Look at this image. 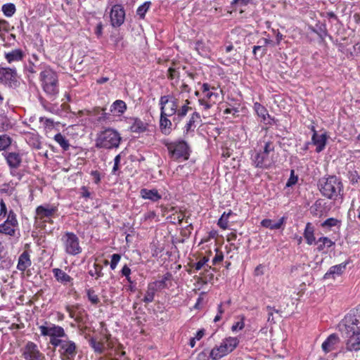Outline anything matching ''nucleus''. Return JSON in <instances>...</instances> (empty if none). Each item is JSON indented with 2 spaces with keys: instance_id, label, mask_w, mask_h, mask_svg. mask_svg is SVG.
I'll use <instances>...</instances> for the list:
<instances>
[{
  "instance_id": "f257e3e1",
  "label": "nucleus",
  "mask_w": 360,
  "mask_h": 360,
  "mask_svg": "<svg viewBox=\"0 0 360 360\" xmlns=\"http://www.w3.org/2000/svg\"><path fill=\"white\" fill-rule=\"evenodd\" d=\"M274 150L275 144L273 141L264 142L262 148L250 150L251 164L258 169H268L271 168L276 162L274 158Z\"/></svg>"
},
{
  "instance_id": "f03ea898",
  "label": "nucleus",
  "mask_w": 360,
  "mask_h": 360,
  "mask_svg": "<svg viewBox=\"0 0 360 360\" xmlns=\"http://www.w3.org/2000/svg\"><path fill=\"white\" fill-rule=\"evenodd\" d=\"M39 74V80L43 91L51 100H54L59 93L58 77L50 66L44 65Z\"/></svg>"
},
{
  "instance_id": "7ed1b4c3",
  "label": "nucleus",
  "mask_w": 360,
  "mask_h": 360,
  "mask_svg": "<svg viewBox=\"0 0 360 360\" xmlns=\"http://www.w3.org/2000/svg\"><path fill=\"white\" fill-rule=\"evenodd\" d=\"M122 141L119 131L113 128L107 127L96 134L95 147L98 149L112 150L117 148Z\"/></svg>"
},
{
  "instance_id": "20e7f679",
  "label": "nucleus",
  "mask_w": 360,
  "mask_h": 360,
  "mask_svg": "<svg viewBox=\"0 0 360 360\" xmlns=\"http://www.w3.org/2000/svg\"><path fill=\"white\" fill-rule=\"evenodd\" d=\"M318 187L322 195L330 200H337L342 195L343 184L336 176H324L319 180Z\"/></svg>"
},
{
  "instance_id": "39448f33",
  "label": "nucleus",
  "mask_w": 360,
  "mask_h": 360,
  "mask_svg": "<svg viewBox=\"0 0 360 360\" xmlns=\"http://www.w3.org/2000/svg\"><path fill=\"white\" fill-rule=\"evenodd\" d=\"M342 333L348 339H351L360 331V307L351 310L342 321Z\"/></svg>"
},
{
  "instance_id": "423d86ee",
  "label": "nucleus",
  "mask_w": 360,
  "mask_h": 360,
  "mask_svg": "<svg viewBox=\"0 0 360 360\" xmlns=\"http://www.w3.org/2000/svg\"><path fill=\"white\" fill-rule=\"evenodd\" d=\"M168 150L169 156L174 160H188L191 153V148L188 143L183 140L177 141H169L168 139L161 141Z\"/></svg>"
},
{
  "instance_id": "0eeeda50",
  "label": "nucleus",
  "mask_w": 360,
  "mask_h": 360,
  "mask_svg": "<svg viewBox=\"0 0 360 360\" xmlns=\"http://www.w3.org/2000/svg\"><path fill=\"white\" fill-rule=\"evenodd\" d=\"M237 338L229 337L225 338L219 346H215L210 352L212 360H218L233 352L238 345Z\"/></svg>"
},
{
  "instance_id": "6e6552de",
  "label": "nucleus",
  "mask_w": 360,
  "mask_h": 360,
  "mask_svg": "<svg viewBox=\"0 0 360 360\" xmlns=\"http://www.w3.org/2000/svg\"><path fill=\"white\" fill-rule=\"evenodd\" d=\"M39 329L41 335L50 338V344L53 347L61 338L66 337V333L63 327L50 322L45 321L44 325L39 326Z\"/></svg>"
},
{
  "instance_id": "1a4fd4ad",
  "label": "nucleus",
  "mask_w": 360,
  "mask_h": 360,
  "mask_svg": "<svg viewBox=\"0 0 360 360\" xmlns=\"http://www.w3.org/2000/svg\"><path fill=\"white\" fill-rule=\"evenodd\" d=\"M65 252L70 255H77L82 251L78 236L73 232L66 231L61 238Z\"/></svg>"
},
{
  "instance_id": "9d476101",
  "label": "nucleus",
  "mask_w": 360,
  "mask_h": 360,
  "mask_svg": "<svg viewBox=\"0 0 360 360\" xmlns=\"http://www.w3.org/2000/svg\"><path fill=\"white\" fill-rule=\"evenodd\" d=\"M18 221L16 214L13 210L8 212L6 219L0 224V233L15 236L17 231H18Z\"/></svg>"
},
{
  "instance_id": "9b49d317",
  "label": "nucleus",
  "mask_w": 360,
  "mask_h": 360,
  "mask_svg": "<svg viewBox=\"0 0 360 360\" xmlns=\"http://www.w3.org/2000/svg\"><path fill=\"white\" fill-rule=\"evenodd\" d=\"M54 347H59L58 352L63 360H70L77 354V345L75 342L70 340L60 339L56 342Z\"/></svg>"
},
{
  "instance_id": "f8f14e48",
  "label": "nucleus",
  "mask_w": 360,
  "mask_h": 360,
  "mask_svg": "<svg viewBox=\"0 0 360 360\" xmlns=\"http://www.w3.org/2000/svg\"><path fill=\"white\" fill-rule=\"evenodd\" d=\"M0 84L10 88H16L19 85L16 69L0 66Z\"/></svg>"
},
{
  "instance_id": "ddd939ff",
  "label": "nucleus",
  "mask_w": 360,
  "mask_h": 360,
  "mask_svg": "<svg viewBox=\"0 0 360 360\" xmlns=\"http://www.w3.org/2000/svg\"><path fill=\"white\" fill-rule=\"evenodd\" d=\"M25 360H45V355L39 350L37 344L28 341L20 349Z\"/></svg>"
},
{
  "instance_id": "4468645a",
  "label": "nucleus",
  "mask_w": 360,
  "mask_h": 360,
  "mask_svg": "<svg viewBox=\"0 0 360 360\" xmlns=\"http://www.w3.org/2000/svg\"><path fill=\"white\" fill-rule=\"evenodd\" d=\"M161 113L166 116H172L176 112L177 104L176 99L172 96H164L160 98Z\"/></svg>"
},
{
  "instance_id": "2eb2a0df",
  "label": "nucleus",
  "mask_w": 360,
  "mask_h": 360,
  "mask_svg": "<svg viewBox=\"0 0 360 360\" xmlns=\"http://www.w3.org/2000/svg\"><path fill=\"white\" fill-rule=\"evenodd\" d=\"M110 24L114 27L121 26L125 18V11L120 4H115L112 6L110 12Z\"/></svg>"
},
{
  "instance_id": "dca6fc26",
  "label": "nucleus",
  "mask_w": 360,
  "mask_h": 360,
  "mask_svg": "<svg viewBox=\"0 0 360 360\" xmlns=\"http://www.w3.org/2000/svg\"><path fill=\"white\" fill-rule=\"evenodd\" d=\"M57 211V207L49 205H39L36 208V218L46 221V219L51 217Z\"/></svg>"
},
{
  "instance_id": "f3484780",
  "label": "nucleus",
  "mask_w": 360,
  "mask_h": 360,
  "mask_svg": "<svg viewBox=\"0 0 360 360\" xmlns=\"http://www.w3.org/2000/svg\"><path fill=\"white\" fill-rule=\"evenodd\" d=\"M3 156L9 167H19L22 162V155L19 152H4Z\"/></svg>"
},
{
  "instance_id": "a211bd4d",
  "label": "nucleus",
  "mask_w": 360,
  "mask_h": 360,
  "mask_svg": "<svg viewBox=\"0 0 360 360\" xmlns=\"http://www.w3.org/2000/svg\"><path fill=\"white\" fill-rule=\"evenodd\" d=\"M327 142V135L326 134H318L317 131H314L311 137V143L316 146V153H321L323 151L326 147Z\"/></svg>"
},
{
  "instance_id": "6ab92c4d",
  "label": "nucleus",
  "mask_w": 360,
  "mask_h": 360,
  "mask_svg": "<svg viewBox=\"0 0 360 360\" xmlns=\"http://www.w3.org/2000/svg\"><path fill=\"white\" fill-rule=\"evenodd\" d=\"M348 263H349L348 262H342L340 264L331 266L328 269V271L325 274L323 278L324 279H328L330 278H335V276L341 275L346 269V266Z\"/></svg>"
},
{
  "instance_id": "aec40b11",
  "label": "nucleus",
  "mask_w": 360,
  "mask_h": 360,
  "mask_svg": "<svg viewBox=\"0 0 360 360\" xmlns=\"http://www.w3.org/2000/svg\"><path fill=\"white\" fill-rule=\"evenodd\" d=\"M340 338L338 335L335 333H333L330 335L326 340L322 344V349L326 352L328 353L335 349V346L339 343Z\"/></svg>"
},
{
  "instance_id": "412c9836",
  "label": "nucleus",
  "mask_w": 360,
  "mask_h": 360,
  "mask_svg": "<svg viewBox=\"0 0 360 360\" xmlns=\"http://www.w3.org/2000/svg\"><path fill=\"white\" fill-rule=\"evenodd\" d=\"M32 265L30 255L28 251H24L18 257L17 269L24 272L27 268Z\"/></svg>"
},
{
  "instance_id": "4be33fe9",
  "label": "nucleus",
  "mask_w": 360,
  "mask_h": 360,
  "mask_svg": "<svg viewBox=\"0 0 360 360\" xmlns=\"http://www.w3.org/2000/svg\"><path fill=\"white\" fill-rule=\"evenodd\" d=\"M52 272L56 280L63 285H67L68 283H71L73 280L70 276L66 274L61 269L54 268L52 269Z\"/></svg>"
},
{
  "instance_id": "5701e85b",
  "label": "nucleus",
  "mask_w": 360,
  "mask_h": 360,
  "mask_svg": "<svg viewBox=\"0 0 360 360\" xmlns=\"http://www.w3.org/2000/svg\"><path fill=\"white\" fill-rule=\"evenodd\" d=\"M4 56L8 63H12L22 60L25 56V53L22 50L16 49L11 51L6 52Z\"/></svg>"
},
{
  "instance_id": "b1692460",
  "label": "nucleus",
  "mask_w": 360,
  "mask_h": 360,
  "mask_svg": "<svg viewBox=\"0 0 360 360\" xmlns=\"http://www.w3.org/2000/svg\"><path fill=\"white\" fill-rule=\"evenodd\" d=\"M285 222V218L282 217L278 221L274 222L272 219H264L261 221V226L269 229L271 230L279 229L282 225Z\"/></svg>"
},
{
  "instance_id": "393cba45",
  "label": "nucleus",
  "mask_w": 360,
  "mask_h": 360,
  "mask_svg": "<svg viewBox=\"0 0 360 360\" xmlns=\"http://www.w3.org/2000/svg\"><path fill=\"white\" fill-rule=\"evenodd\" d=\"M326 202L323 199H318L311 206L310 212L313 216L321 217L323 215L325 210Z\"/></svg>"
},
{
  "instance_id": "a878e982",
  "label": "nucleus",
  "mask_w": 360,
  "mask_h": 360,
  "mask_svg": "<svg viewBox=\"0 0 360 360\" xmlns=\"http://www.w3.org/2000/svg\"><path fill=\"white\" fill-rule=\"evenodd\" d=\"M169 116L160 115V119L159 121V127L162 134L165 135H169L172 131V122L167 117Z\"/></svg>"
},
{
  "instance_id": "bb28decb",
  "label": "nucleus",
  "mask_w": 360,
  "mask_h": 360,
  "mask_svg": "<svg viewBox=\"0 0 360 360\" xmlns=\"http://www.w3.org/2000/svg\"><path fill=\"white\" fill-rule=\"evenodd\" d=\"M304 237L308 245H312L316 240L314 236V226L310 222H308L306 224L304 231Z\"/></svg>"
},
{
  "instance_id": "cd10ccee",
  "label": "nucleus",
  "mask_w": 360,
  "mask_h": 360,
  "mask_svg": "<svg viewBox=\"0 0 360 360\" xmlns=\"http://www.w3.org/2000/svg\"><path fill=\"white\" fill-rule=\"evenodd\" d=\"M127 110V105L122 100H116L110 106V111L115 115H122Z\"/></svg>"
},
{
  "instance_id": "c85d7f7f",
  "label": "nucleus",
  "mask_w": 360,
  "mask_h": 360,
  "mask_svg": "<svg viewBox=\"0 0 360 360\" xmlns=\"http://www.w3.org/2000/svg\"><path fill=\"white\" fill-rule=\"evenodd\" d=\"M200 116L198 112H193L184 127V133L188 134L190 132H193L195 128V122H196L197 120H200Z\"/></svg>"
},
{
  "instance_id": "c756f323",
  "label": "nucleus",
  "mask_w": 360,
  "mask_h": 360,
  "mask_svg": "<svg viewBox=\"0 0 360 360\" xmlns=\"http://www.w3.org/2000/svg\"><path fill=\"white\" fill-rule=\"evenodd\" d=\"M131 121L132 122L130 126V129L132 132L141 133L146 129L147 124L142 122L140 119L131 118Z\"/></svg>"
},
{
  "instance_id": "7c9ffc66",
  "label": "nucleus",
  "mask_w": 360,
  "mask_h": 360,
  "mask_svg": "<svg viewBox=\"0 0 360 360\" xmlns=\"http://www.w3.org/2000/svg\"><path fill=\"white\" fill-rule=\"evenodd\" d=\"M157 290H158V288H157V283L156 282H153V283L149 284L148 287V290L144 296L143 301L147 303L151 302L154 299V296H155Z\"/></svg>"
},
{
  "instance_id": "2f4dec72",
  "label": "nucleus",
  "mask_w": 360,
  "mask_h": 360,
  "mask_svg": "<svg viewBox=\"0 0 360 360\" xmlns=\"http://www.w3.org/2000/svg\"><path fill=\"white\" fill-rule=\"evenodd\" d=\"M54 141L59 144L64 151L68 150L70 148L69 141L65 138V136L60 133H57L54 137Z\"/></svg>"
},
{
  "instance_id": "473e14b6",
  "label": "nucleus",
  "mask_w": 360,
  "mask_h": 360,
  "mask_svg": "<svg viewBox=\"0 0 360 360\" xmlns=\"http://www.w3.org/2000/svg\"><path fill=\"white\" fill-rule=\"evenodd\" d=\"M261 41H263L264 44L253 46L252 53L255 57H256L257 51H261L262 52L260 54V58H262L266 53L267 50H266V46L271 42V41L270 39H265V38L261 39Z\"/></svg>"
},
{
  "instance_id": "72a5a7b5",
  "label": "nucleus",
  "mask_w": 360,
  "mask_h": 360,
  "mask_svg": "<svg viewBox=\"0 0 360 360\" xmlns=\"http://www.w3.org/2000/svg\"><path fill=\"white\" fill-rule=\"evenodd\" d=\"M141 195L144 199H149L153 201H158V190L142 188L140 191Z\"/></svg>"
},
{
  "instance_id": "f704fd0d",
  "label": "nucleus",
  "mask_w": 360,
  "mask_h": 360,
  "mask_svg": "<svg viewBox=\"0 0 360 360\" xmlns=\"http://www.w3.org/2000/svg\"><path fill=\"white\" fill-rule=\"evenodd\" d=\"M316 243H319V245L317 247V250L319 252L323 251L326 247L330 248V247L335 245V243L333 241H332L329 238L326 236L319 238Z\"/></svg>"
},
{
  "instance_id": "c9c22d12",
  "label": "nucleus",
  "mask_w": 360,
  "mask_h": 360,
  "mask_svg": "<svg viewBox=\"0 0 360 360\" xmlns=\"http://www.w3.org/2000/svg\"><path fill=\"white\" fill-rule=\"evenodd\" d=\"M347 347L349 349H360V331L357 333L353 338L348 339L347 342Z\"/></svg>"
},
{
  "instance_id": "e433bc0d",
  "label": "nucleus",
  "mask_w": 360,
  "mask_h": 360,
  "mask_svg": "<svg viewBox=\"0 0 360 360\" xmlns=\"http://www.w3.org/2000/svg\"><path fill=\"white\" fill-rule=\"evenodd\" d=\"M88 274L91 276L95 277L96 279L101 278L103 276L102 265L94 263L92 267L89 270Z\"/></svg>"
},
{
  "instance_id": "4c0bfd02",
  "label": "nucleus",
  "mask_w": 360,
  "mask_h": 360,
  "mask_svg": "<svg viewBox=\"0 0 360 360\" xmlns=\"http://www.w3.org/2000/svg\"><path fill=\"white\" fill-rule=\"evenodd\" d=\"M172 275L171 273L167 272L163 278L159 281V290L164 288H169L172 284Z\"/></svg>"
},
{
  "instance_id": "58836bf2",
  "label": "nucleus",
  "mask_w": 360,
  "mask_h": 360,
  "mask_svg": "<svg viewBox=\"0 0 360 360\" xmlns=\"http://www.w3.org/2000/svg\"><path fill=\"white\" fill-rule=\"evenodd\" d=\"M179 67L177 68L172 62L171 65L166 70V75L169 79L178 78L179 76Z\"/></svg>"
},
{
  "instance_id": "ea45409f",
  "label": "nucleus",
  "mask_w": 360,
  "mask_h": 360,
  "mask_svg": "<svg viewBox=\"0 0 360 360\" xmlns=\"http://www.w3.org/2000/svg\"><path fill=\"white\" fill-rule=\"evenodd\" d=\"M12 139L7 134L0 135V151L7 150L12 143Z\"/></svg>"
},
{
  "instance_id": "a19ab883",
  "label": "nucleus",
  "mask_w": 360,
  "mask_h": 360,
  "mask_svg": "<svg viewBox=\"0 0 360 360\" xmlns=\"http://www.w3.org/2000/svg\"><path fill=\"white\" fill-rule=\"evenodd\" d=\"M1 11L6 17H11L15 13V6L12 3L5 4L2 6Z\"/></svg>"
},
{
  "instance_id": "79ce46f5",
  "label": "nucleus",
  "mask_w": 360,
  "mask_h": 360,
  "mask_svg": "<svg viewBox=\"0 0 360 360\" xmlns=\"http://www.w3.org/2000/svg\"><path fill=\"white\" fill-rule=\"evenodd\" d=\"M254 109L257 113V115L262 117L263 120H266V116H269L266 109L261 105L259 103H255L254 104Z\"/></svg>"
},
{
  "instance_id": "37998d69",
  "label": "nucleus",
  "mask_w": 360,
  "mask_h": 360,
  "mask_svg": "<svg viewBox=\"0 0 360 360\" xmlns=\"http://www.w3.org/2000/svg\"><path fill=\"white\" fill-rule=\"evenodd\" d=\"M232 214L230 210L229 212H224L221 217L219 219L217 225L222 229L226 230L228 228V218Z\"/></svg>"
},
{
  "instance_id": "c03bdc74",
  "label": "nucleus",
  "mask_w": 360,
  "mask_h": 360,
  "mask_svg": "<svg viewBox=\"0 0 360 360\" xmlns=\"http://www.w3.org/2000/svg\"><path fill=\"white\" fill-rule=\"evenodd\" d=\"M15 190V186L13 182L3 184L0 187V193L8 195L13 194Z\"/></svg>"
},
{
  "instance_id": "a18cd8bd",
  "label": "nucleus",
  "mask_w": 360,
  "mask_h": 360,
  "mask_svg": "<svg viewBox=\"0 0 360 360\" xmlns=\"http://www.w3.org/2000/svg\"><path fill=\"white\" fill-rule=\"evenodd\" d=\"M89 345L93 348L94 352L98 354H103L104 347L103 343L96 341L94 338L89 340Z\"/></svg>"
},
{
  "instance_id": "49530a36",
  "label": "nucleus",
  "mask_w": 360,
  "mask_h": 360,
  "mask_svg": "<svg viewBox=\"0 0 360 360\" xmlns=\"http://www.w3.org/2000/svg\"><path fill=\"white\" fill-rule=\"evenodd\" d=\"M151 3L150 1H146L140 6L138 7L136 10V14L141 18H143L145 17L146 13L150 8Z\"/></svg>"
},
{
  "instance_id": "de8ad7c7",
  "label": "nucleus",
  "mask_w": 360,
  "mask_h": 360,
  "mask_svg": "<svg viewBox=\"0 0 360 360\" xmlns=\"http://www.w3.org/2000/svg\"><path fill=\"white\" fill-rule=\"evenodd\" d=\"M341 224V221L335 219V218H328L326 220H325L323 222L321 223L322 227H333L338 226H340Z\"/></svg>"
},
{
  "instance_id": "09e8293b",
  "label": "nucleus",
  "mask_w": 360,
  "mask_h": 360,
  "mask_svg": "<svg viewBox=\"0 0 360 360\" xmlns=\"http://www.w3.org/2000/svg\"><path fill=\"white\" fill-rule=\"evenodd\" d=\"M86 295L88 300L93 304H97L100 302L98 295L95 293V291L93 288H89L86 290Z\"/></svg>"
},
{
  "instance_id": "8fccbe9b",
  "label": "nucleus",
  "mask_w": 360,
  "mask_h": 360,
  "mask_svg": "<svg viewBox=\"0 0 360 360\" xmlns=\"http://www.w3.org/2000/svg\"><path fill=\"white\" fill-rule=\"evenodd\" d=\"M195 50L201 56L207 53L206 47L202 41L198 40L194 43Z\"/></svg>"
},
{
  "instance_id": "3c124183",
  "label": "nucleus",
  "mask_w": 360,
  "mask_h": 360,
  "mask_svg": "<svg viewBox=\"0 0 360 360\" xmlns=\"http://www.w3.org/2000/svg\"><path fill=\"white\" fill-rule=\"evenodd\" d=\"M252 0H233L231 2V6L236 10L238 7L245 6L252 2Z\"/></svg>"
},
{
  "instance_id": "603ef678",
  "label": "nucleus",
  "mask_w": 360,
  "mask_h": 360,
  "mask_svg": "<svg viewBox=\"0 0 360 360\" xmlns=\"http://www.w3.org/2000/svg\"><path fill=\"white\" fill-rule=\"evenodd\" d=\"M316 34L319 37L321 41H323L325 37L328 35L326 25L322 24L317 26Z\"/></svg>"
},
{
  "instance_id": "864d4df0",
  "label": "nucleus",
  "mask_w": 360,
  "mask_h": 360,
  "mask_svg": "<svg viewBox=\"0 0 360 360\" xmlns=\"http://www.w3.org/2000/svg\"><path fill=\"white\" fill-rule=\"evenodd\" d=\"M347 176L349 181L352 184L358 183L359 180L360 179V176L356 170L349 171Z\"/></svg>"
},
{
  "instance_id": "5fc2aeb1",
  "label": "nucleus",
  "mask_w": 360,
  "mask_h": 360,
  "mask_svg": "<svg viewBox=\"0 0 360 360\" xmlns=\"http://www.w3.org/2000/svg\"><path fill=\"white\" fill-rule=\"evenodd\" d=\"M10 30V25L6 20L1 19L0 20V37L4 35L6 32H8Z\"/></svg>"
},
{
  "instance_id": "6e6d98bb",
  "label": "nucleus",
  "mask_w": 360,
  "mask_h": 360,
  "mask_svg": "<svg viewBox=\"0 0 360 360\" xmlns=\"http://www.w3.org/2000/svg\"><path fill=\"white\" fill-rule=\"evenodd\" d=\"M208 261H209V258L207 257H204L198 262L192 264L191 266L194 267L196 271H199L205 265H207L208 266V265L207 264V262Z\"/></svg>"
},
{
  "instance_id": "4d7b16f0",
  "label": "nucleus",
  "mask_w": 360,
  "mask_h": 360,
  "mask_svg": "<svg viewBox=\"0 0 360 360\" xmlns=\"http://www.w3.org/2000/svg\"><path fill=\"white\" fill-rule=\"evenodd\" d=\"M18 167H9L10 169V174L16 177L18 180L20 181L23 177V173L18 169Z\"/></svg>"
},
{
  "instance_id": "13d9d810",
  "label": "nucleus",
  "mask_w": 360,
  "mask_h": 360,
  "mask_svg": "<svg viewBox=\"0 0 360 360\" xmlns=\"http://www.w3.org/2000/svg\"><path fill=\"white\" fill-rule=\"evenodd\" d=\"M297 179H298V176L295 174V171L293 169H292L290 171V178L288 179V180L286 183V186L287 187L292 186L293 185H295L297 183Z\"/></svg>"
},
{
  "instance_id": "bf43d9fd",
  "label": "nucleus",
  "mask_w": 360,
  "mask_h": 360,
  "mask_svg": "<svg viewBox=\"0 0 360 360\" xmlns=\"http://www.w3.org/2000/svg\"><path fill=\"white\" fill-rule=\"evenodd\" d=\"M120 259H121V256L119 254H113L112 256H111V261H110V269L112 270H114L115 269L117 264L119 263V262L120 261Z\"/></svg>"
},
{
  "instance_id": "052dcab7",
  "label": "nucleus",
  "mask_w": 360,
  "mask_h": 360,
  "mask_svg": "<svg viewBox=\"0 0 360 360\" xmlns=\"http://www.w3.org/2000/svg\"><path fill=\"white\" fill-rule=\"evenodd\" d=\"M8 210L6 207V205L4 200H1L0 201V217L4 218L6 215L8 216Z\"/></svg>"
},
{
  "instance_id": "680f3d73",
  "label": "nucleus",
  "mask_w": 360,
  "mask_h": 360,
  "mask_svg": "<svg viewBox=\"0 0 360 360\" xmlns=\"http://www.w3.org/2000/svg\"><path fill=\"white\" fill-rule=\"evenodd\" d=\"M80 195L82 198H83L86 200L91 198V193L89 192V191L86 186H83L81 187Z\"/></svg>"
},
{
  "instance_id": "e2e57ef3",
  "label": "nucleus",
  "mask_w": 360,
  "mask_h": 360,
  "mask_svg": "<svg viewBox=\"0 0 360 360\" xmlns=\"http://www.w3.org/2000/svg\"><path fill=\"white\" fill-rule=\"evenodd\" d=\"M189 109H190V108L188 105H184L179 110H176V113H177L178 117L181 119V118L184 117V116H186V115Z\"/></svg>"
},
{
  "instance_id": "0e129e2a",
  "label": "nucleus",
  "mask_w": 360,
  "mask_h": 360,
  "mask_svg": "<svg viewBox=\"0 0 360 360\" xmlns=\"http://www.w3.org/2000/svg\"><path fill=\"white\" fill-rule=\"evenodd\" d=\"M224 259V255L221 252H217L214 258L212 259V264L216 265L217 264L222 262Z\"/></svg>"
},
{
  "instance_id": "69168bd1",
  "label": "nucleus",
  "mask_w": 360,
  "mask_h": 360,
  "mask_svg": "<svg viewBox=\"0 0 360 360\" xmlns=\"http://www.w3.org/2000/svg\"><path fill=\"white\" fill-rule=\"evenodd\" d=\"M91 175L94 177V182L98 184L101 181V174L98 171L93 170L91 172Z\"/></svg>"
},
{
  "instance_id": "338daca9",
  "label": "nucleus",
  "mask_w": 360,
  "mask_h": 360,
  "mask_svg": "<svg viewBox=\"0 0 360 360\" xmlns=\"http://www.w3.org/2000/svg\"><path fill=\"white\" fill-rule=\"evenodd\" d=\"M156 216L155 211H150L143 214V220L145 221H148L149 220H151L152 219H154Z\"/></svg>"
},
{
  "instance_id": "774afa93",
  "label": "nucleus",
  "mask_w": 360,
  "mask_h": 360,
  "mask_svg": "<svg viewBox=\"0 0 360 360\" xmlns=\"http://www.w3.org/2000/svg\"><path fill=\"white\" fill-rule=\"evenodd\" d=\"M244 322L243 321H238L236 323H235L232 327H231V330L233 331H236L238 329V330H242L243 328H244Z\"/></svg>"
}]
</instances>
